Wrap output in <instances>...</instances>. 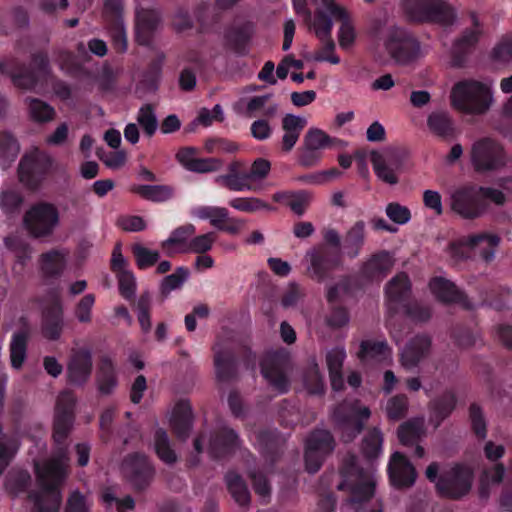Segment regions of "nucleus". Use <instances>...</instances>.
Wrapping results in <instances>:
<instances>
[{
  "label": "nucleus",
  "instance_id": "obj_1",
  "mask_svg": "<svg viewBox=\"0 0 512 512\" xmlns=\"http://www.w3.org/2000/svg\"><path fill=\"white\" fill-rule=\"evenodd\" d=\"M66 477V467L61 459H52L43 471L38 472L40 491H30L28 498L33 501L32 512H58L62 497L59 485Z\"/></svg>",
  "mask_w": 512,
  "mask_h": 512
},
{
  "label": "nucleus",
  "instance_id": "obj_2",
  "mask_svg": "<svg viewBox=\"0 0 512 512\" xmlns=\"http://www.w3.org/2000/svg\"><path fill=\"white\" fill-rule=\"evenodd\" d=\"M340 477L337 489L349 492V502L356 509L357 505L368 502L373 497L375 482L370 473L358 464L356 455L348 454L343 459Z\"/></svg>",
  "mask_w": 512,
  "mask_h": 512
},
{
  "label": "nucleus",
  "instance_id": "obj_3",
  "mask_svg": "<svg viewBox=\"0 0 512 512\" xmlns=\"http://www.w3.org/2000/svg\"><path fill=\"white\" fill-rule=\"evenodd\" d=\"M0 73L10 77L13 85L21 90L32 91L41 77L50 73V62L46 52L31 55V67L16 58L0 61Z\"/></svg>",
  "mask_w": 512,
  "mask_h": 512
},
{
  "label": "nucleus",
  "instance_id": "obj_4",
  "mask_svg": "<svg viewBox=\"0 0 512 512\" xmlns=\"http://www.w3.org/2000/svg\"><path fill=\"white\" fill-rule=\"evenodd\" d=\"M488 200L503 205L506 197L502 191L492 187L467 186L450 197V208L464 218L474 219L486 211Z\"/></svg>",
  "mask_w": 512,
  "mask_h": 512
},
{
  "label": "nucleus",
  "instance_id": "obj_5",
  "mask_svg": "<svg viewBox=\"0 0 512 512\" xmlns=\"http://www.w3.org/2000/svg\"><path fill=\"white\" fill-rule=\"evenodd\" d=\"M453 105L468 114H484L492 102L490 89L476 80H463L450 91Z\"/></svg>",
  "mask_w": 512,
  "mask_h": 512
},
{
  "label": "nucleus",
  "instance_id": "obj_6",
  "mask_svg": "<svg viewBox=\"0 0 512 512\" xmlns=\"http://www.w3.org/2000/svg\"><path fill=\"white\" fill-rule=\"evenodd\" d=\"M59 222L60 214L57 207L46 201L33 204L23 216L25 229L35 239L52 236Z\"/></svg>",
  "mask_w": 512,
  "mask_h": 512
},
{
  "label": "nucleus",
  "instance_id": "obj_7",
  "mask_svg": "<svg viewBox=\"0 0 512 512\" xmlns=\"http://www.w3.org/2000/svg\"><path fill=\"white\" fill-rule=\"evenodd\" d=\"M370 415V409L361 407L359 400L344 401L337 405L333 411V420L342 433V440L347 443L353 441L364 429Z\"/></svg>",
  "mask_w": 512,
  "mask_h": 512
},
{
  "label": "nucleus",
  "instance_id": "obj_8",
  "mask_svg": "<svg viewBox=\"0 0 512 512\" xmlns=\"http://www.w3.org/2000/svg\"><path fill=\"white\" fill-rule=\"evenodd\" d=\"M409 157V152L403 147H393L384 153L373 150L370 161L375 175L382 182L396 185L399 182L398 174L403 171Z\"/></svg>",
  "mask_w": 512,
  "mask_h": 512
},
{
  "label": "nucleus",
  "instance_id": "obj_9",
  "mask_svg": "<svg viewBox=\"0 0 512 512\" xmlns=\"http://www.w3.org/2000/svg\"><path fill=\"white\" fill-rule=\"evenodd\" d=\"M308 263L306 276L321 283L330 278L342 261L341 252L332 250L325 244H317L310 248L304 257Z\"/></svg>",
  "mask_w": 512,
  "mask_h": 512
},
{
  "label": "nucleus",
  "instance_id": "obj_10",
  "mask_svg": "<svg viewBox=\"0 0 512 512\" xmlns=\"http://www.w3.org/2000/svg\"><path fill=\"white\" fill-rule=\"evenodd\" d=\"M291 366L290 353L284 348L267 353L260 363L262 376L280 394L290 389L288 372Z\"/></svg>",
  "mask_w": 512,
  "mask_h": 512
},
{
  "label": "nucleus",
  "instance_id": "obj_11",
  "mask_svg": "<svg viewBox=\"0 0 512 512\" xmlns=\"http://www.w3.org/2000/svg\"><path fill=\"white\" fill-rule=\"evenodd\" d=\"M384 46L390 57L400 65L417 60L421 51V44L416 36L401 27H393L389 31Z\"/></svg>",
  "mask_w": 512,
  "mask_h": 512
},
{
  "label": "nucleus",
  "instance_id": "obj_12",
  "mask_svg": "<svg viewBox=\"0 0 512 512\" xmlns=\"http://www.w3.org/2000/svg\"><path fill=\"white\" fill-rule=\"evenodd\" d=\"M52 158L39 150L25 154L18 165L19 181L29 190H38L49 175Z\"/></svg>",
  "mask_w": 512,
  "mask_h": 512
},
{
  "label": "nucleus",
  "instance_id": "obj_13",
  "mask_svg": "<svg viewBox=\"0 0 512 512\" xmlns=\"http://www.w3.org/2000/svg\"><path fill=\"white\" fill-rule=\"evenodd\" d=\"M121 472L132 488L141 492L151 484L155 475V468L144 453L132 452L123 458Z\"/></svg>",
  "mask_w": 512,
  "mask_h": 512
},
{
  "label": "nucleus",
  "instance_id": "obj_14",
  "mask_svg": "<svg viewBox=\"0 0 512 512\" xmlns=\"http://www.w3.org/2000/svg\"><path fill=\"white\" fill-rule=\"evenodd\" d=\"M335 448V440L330 431L314 429L305 443V467L307 472H318L325 460Z\"/></svg>",
  "mask_w": 512,
  "mask_h": 512
},
{
  "label": "nucleus",
  "instance_id": "obj_15",
  "mask_svg": "<svg viewBox=\"0 0 512 512\" xmlns=\"http://www.w3.org/2000/svg\"><path fill=\"white\" fill-rule=\"evenodd\" d=\"M49 303L42 310L41 332L50 341L60 339L64 329L63 305L57 289L47 292Z\"/></svg>",
  "mask_w": 512,
  "mask_h": 512
},
{
  "label": "nucleus",
  "instance_id": "obj_16",
  "mask_svg": "<svg viewBox=\"0 0 512 512\" xmlns=\"http://www.w3.org/2000/svg\"><path fill=\"white\" fill-rule=\"evenodd\" d=\"M472 163L478 172L497 170L505 165V153L497 142L489 138L477 141L471 152Z\"/></svg>",
  "mask_w": 512,
  "mask_h": 512
},
{
  "label": "nucleus",
  "instance_id": "obj_17",
  "mask_svg": "<svg viewBox=\"0 0 512 512\" xmlns=\"http://www.w3.org/2000/svg\"><path fill=\"white\" fill-rule=\"evenodd\" d=\"M75 397L71 392L60 393L55 407L53 439L56 444H64L74 422Z\"/></svg>",
  "mask_w": 512,
  "mask_h": 512
},
{
  "label": "nucleus",
  "instance_id": "obj_18",
  "mask_svg": "<svg viewBox=\"0 0 512 512\" xmlns=\"http://www.w3.org/2000/svg\"><path fill=\"white\" fill-rule=\"evenodd\" d=\"M402 9L411 22H439L445 19L447 8L440 0H404Z\"/></svg>",
  "mask_w": 512,
  "mask_h": 512
},
{
  "label": "nucleus",
  "instance_id": "obj_19",
  "mask_svg": "<svg viewBox=\"0 0 512 512\" xmlns=\"http://www.w3.org/2000/svg\"><path fill=\"white\" fill-rule=\"evenodd\" d=\"M192 215L201 220H209L211 226L230 235L239 234L244 226V221L231 217L229 210L225 207L199 206L193 209Z\"/></svg>",
  "mask_w": 512,
  "mask_h": 512
},
{
  "label": "nucleus",
  "instance_id": "obj_20",
  "mask_svg": "<svg viewBox=\"0 0 512 512\" xmlns=\"http://www.w3.org/2000/svg\"><path fill=\"white\" fill-rule=\"evenodd\" d=\"M239 434L228 426H221L211 432L208 453L213 460H221L233 455L239 449Z\"/></svg>",
  "mask_w": 512,
  "mask_h": 512
},
{
  "label": "nucleus",
  "instance_id": "obj_21",
  "mask_svg": "<svg viewBox=\"0 0 512 512\" xmlns=\"http://www.w3.org/2000/svg\"><path fill=\"white\" fill-rule=\"evenodd\" d=\"M385 295L389 312L387 324H390L394 315L398 314L404 304L410 301L411 282L408 275L402 272L394 276L386 284Z\"/></svg>",
  "mask_w": 512,
  "mask_h": 512
},
{
  "label": "nucleus",
  "instance_id": "obj_22",
  "mask_svg": "<svg viewBox=\"0 0 512 512\" xmlns=\"http://www.w3.org/2000/svg\"><path fill=\"white\" fill-rule=\"evenodd\" d=\"M256 32V25L252 21H244L232 25L225 30L224 41L226 47L237 56H247L249 46Z\"/></svg>",
  "mask_w": 512,
  "mask_h": 512
},
{
  "label": "nucleus",
  "instance_id": "obj_23",
  "mask_svg": "<svg viewBox=\"0 0 512 512\" xmlns=\"http://www.w3.org/2000/svg\"><path fill=\"white\" fill-rule=\"evenodd\" d=\"M92 367V353L88 348L73 350L67 365L69 383L76 386L84 385L91 376Z\"/></svg>",
  "mask_w": 512,
  "mask_h": 512
},
{
  "label": "nucleus",
  "instance_id": "obj_24",
  "mask_svg": "<svg viewBox=\"0 0 512 512\" xmlns=\"http://www.w3.org/2000/svg\"><path fill=\"white\" fill-rule=\"evenodd\" d=\"M390 483L398 489L411 487L416 480V470L401 452L392 454L388 464Z\"/></svg>",
  "mask_w": 512,
  "mask_h": 512
},
{
  "label": "nucleus",
  "instance_id": "obj_25",
  "mask_svg": "<svg viewBox=\"0 0 512 512\" xmlns=\"http://www.w3.org/2000/svg\"><path fill=\"white\" fill-rule=\"evenodd\" d=\"M199 150L195 147H182L176 153L177 161L188 171L209 173L221 169L223 161L219 158H197Z\"/></svg>",
  "mask_w": 512,
  "mask_h": 512
},
{
  "label": "nucleus",
  "instance_id": "obj_26",
  "mask_svg": "<svg viewBox=\"0 0 512 512\" xmlns=\"http://www.w3.org/2000/svg\"><path fill=\"white\" fill-rule=\"evenodd\" d=\"M161 22L160 13L154 9L141 8L136 12L135 37L141 46H150Z\"/></svg>",
  "mask_w": 512,
  "mask_h": 512
},
{
  "label": "nucleus",
  "instance_id": "obj_27",
  "mask_svg": "<svg viewBox=\"0 0 512 512\" xmlns=\"http://www.w3.org/2000/svg\"><path fill=\"white\" fill-rule=\"evenodd\" d=\"M432 345L431 337L427 334H417L404 346L400 361L404 368L413 369L421 360L428 356Z\"/></svg>",
  "mask_w": 512,
  "mask_h": 512
},
{
  "label": "nucleus",
  "instance_id": "obj_28",
  "mask_svg": "<svg viewBox=\"0 0 512 512\" xmlns=\"http://www.w3.org/2000/svg\"><path fill=\"white\" fill-rule=\"evenodd\" d=\"M481 37L482 34H479L476 30L464 29L461 35L454 40L453 46L450 47V66H464Z\"/></svg>",
  "mask_w": 512,
  "mask_h": 512
},
{
  "label": "nucleus",
  "instance_id": "obj_29",
  "mask_svg": "<svg viewBox=\"0 0 512 512\" xmlns=\"http://www.w3.org/2000/svg\"><path fill=\"white\" fill-rule=\"evenodd\" d=\"M324 4L331 16L341 22L338 31V42L342 49H348L356 39L355 29L348 11L333 0H325Z\"/></svg>",
  "mask_w": 512,
  "mask_h": 512
},
{
  "label": "nucleus",
  "instance_id": "obj_30",
  "mask_svg": "<svg viewBox=\"0 0 512 512\" xmlns=\"http://www.w3.org/2000/svg\"><path fill=\"white\" fill-rule=\"evenodd\" d=\"M262 456L269 465L273 466L281 457L285 439L277 430H262L257 435Z\"/></svg>",
  "mask_w": 512,
  "mask_h": 512
},
{
  "label": "nucleus",
  "instance_id": "obj_31",
  "mask_svg": "<svg viewBox=\"0 0 512 512\" xmlns=\"http://www.w3.org/2000/svg\"><path fill=\"white\" fill-rule=\"evenodd\" d=\"M248 167L245 163L235 160L228 165V172L220 175L217 182L230 191L255 190L253 184L248 181Z\"/></svg>",
  "mask_w": 512,
  "mask_h": 512
},
{
  "label": "nucleus",
  "instance_id": "obj_32",
  "mask_svg": "<svg viewBox=\"0 0 512 512\" xmlns=\"http://www.w3.org/2000/svg\"><path fill=\"white\" fill-rule=\"evenodd\" d=\"M394 258L386 250L374 253L362 266L361 274L367 280L383 279L392 269Z\"/></svg>",
  "mask_w": 512,
  "mask_h": 512
},
{
  "label": "nucleus",
  "instance_id": "obj_33",
  "mask_svg": "<svg viewBox=\"0 0 512 512\" xmlns=\"http://www.w3.org/2000/svg\"><path fill=\"white\" fill-rule=\"evenodd\" d=\"M474 479L473 469L467 465L456 464L450 467V499H459L467 495Z\"/></svg>",
  "mask_w": 512,
  "mask_h": 512
},
{
  "label": "nucleus",
  "instance_id": "obj_34",
  "mask_svg": "<svg viewBox=\"0 0 512 512\" xmlns=\"http://www.w3.org/2000/svg\"><path fill=\"white\" fill-rule=\"evenodd\" d=\"M96 384L99 393L102 395H110L118 385L115 363L108 355L99 357Z\"/></svg>",
  "mask_w": 512,
  "mask_h": 512
},
{
  "label": "nucleus",
  "instance_id": "obj_35",
  "mask_svg": "<svg viewBox=\"0 0 512 512\" xmlns=\"http://www.w3.org/2000/svg\"><path fill=\"white\" fill-rule=\"evenodd\" d=\"M193 424V413L190 403L186 400H180L173 410L171 418V427L175 436L180 440H186L189 437Z\"/></svg>",
  "mask_w": 512,
  "mask_h": 512
},
{
  "label": "nucleus",
  "instance_id": "obj_36",
  "mask_svg": "<svg viewBox=\"0 0 512 512\" xmlns=\"http://www.w3.org/2000/svg\"><path fill=\"white\" fill-rule=\"evenodd\" d=\"M307 125L304 117L294 114H286L282 118V129L284 135L281 140V150L285 153L290 152L299 140L301 132Z\"/></svg>",
  "mask_w": 512,
  "mask_h": 512
},
{
  "label": "nucleus",
  "instance_id": "obj_37",
  "mask_svg": "<svg viewBox=\"0 0 512 512\" xmlns=\"http://www.w3.org/2000/svg\"><path fill=\"white\" fill-rule=\"evenodd\" d=\"M227 490L233 500L243 508H248L251 503V493L243 477L234 470H229L224 476Z\"/></svg>",
  "mask_w": 512,
  "mask_h": 512
},
{
  "label": "nucleus",
  "instance_id": "obj_38",
  "mask_svg": "<svg viewBox=\"0 0 512 512\" xmlns=\"http://www.w3.org/2000/svg\"><path fill=\"white\" fill-rule=\"evenodd\" d=\"M366 224L363 220L356 221L346 232L342 249L347 257L354 259L359 256L366 239Z\"/></svg>",
  "mask_w": 512,
  "mask_h": 512
},
{
  "label": "nucleus",
  "instance_id": "obj_39",
  "mask_svg": "<svg viewBox=\"0 0 512 512\" xmlns=\"http://www.w3.org/2000/svg\"><path fill=\"white\" fill-rule=\"evenodd\" d=\"M68 251L53 248L40 255V267L46 278H57L66 266Z\"/></svg>",
  "mask_w": 512,
  "mask_h": 512
},
{
  "label": "nucleus",
  "instance_id": "obj_40",
  "mask_svg": "<svg viewBox=\"0 0 512 512\" xmlns=\"http://www.w3.org/2000/svg\"><path fill=\"white\" fill-rule=\"evenodd\" d=\"M214 365L219 381L229 382L237 377L238 363L234 353L230 350H220L215 353Z\"/></svg>",
  "mask_w": 512,
  "mask_h": 512
},
{
  "label": "nucleus",
  "instance_id": "obj_41",
  "mask_svg": "<svg viewBox=\"0 0 512 512\" xmlns=\"http://www.w3.org/2000/svg\"><path fill=\"white\" fill-rule=\"evenodd\" d=\"M483 242L487 243V247L481 250L480 256L486 263H490L495 258V249L501 243L500 236L489 232H481L477 234H470L463 240V243L470 248H475Z\"/></svg>",
  "mask_w": 512,
  "mask_h": 512
},
{
  "label": "nucleus",
  "instance_id": "obj_42",
  "mask_svg": "<svg viewBox=\"0 0 512 512\" xmlns=\"http://www.w3.org/2000/svg\"><path fill=\"white\" fill-rule=\"evenodd\" d=\"M165 59V54L160 52L148 63L140 80V85L146 91L155 92L158 89Z\"/></svg>",
  "mask_w": 512,
  "mask_h": 512
},
{
  "label": "nucleus",
  "instance_id": "obj_43",
  "mask_svg": "<svg viewBox=\"0 0 512 512\" xmlns=\"http://www.w3.org/2000/svg\"><path fill=\"white\" fill-rule=\"evenodd\" d=\"M130 191L152 202H164L173 196V188L168 185H133Z\"/></svg>",
  "mask_w": 512,
  "mask_h": 512
},
{
  "label": "nucleus",
  "instance_id": "obj_44",
  "mask_svg": "<svg viewBox=\"0 0 512 512\" xmlns=\"http://www.w3.org/2000/svg\"><path fill=\"white\" fill-rule=\"evenodd\" d=\"M389 354L390 349L386 341L363 340L357 355L361 361H382Z\"/></svg>",
  "mask_w": 512,
  "mask_h": 512
},
{
  "label": "nucleus",
  "instance_id": "obj_45",
  "mask_svg": "<svg viewBox=\"0 0 512 512\" xmlns=\"http://www.w3.org/2000/svg\"><path fill=\"white\" fill-rule=\"evenodd\" d=\"M404 315L414 323H426L433 315V307L430 303L413 299L404 304L401 309Z\"/></svg>",
  "mask_w": 512,
  "mask_h": 512
},
{
  "label": "nucleus",
  "instance_id": "obj_46",
  "mask_svg": "<svg viewBox=\"0 0 512 512\" xmlns=\"http://www.w3.org/2000/svg\"><path fill=\"white\" fill-rule=\"evenodd\" d=\"M28 333L18 331L12 335L10 342V360L14 369H20L26 359Z\"/></svg>",
  "mask_w": 512,
  "mask_h": 512
},
{
  "label": "nucleus",
  "instance_id": "obj_47",
  "mask_svg": "<svg viewBox=\"0 0 512 512\" xmlns=\"http://www.w3.org/2000/svg\"><path fill=\"white\" fill-rule=\"evenodd\" d=\"M468 421L475 437L478 440L486 439L487 419L483 408L476 402L471 403L468 408Z\"/></svg>",
  "mask_w": 512,
  "mask_h": 512
},
{
  "label": "nucleus",
  "instance_id": "obj_48",
  "mask_svg": "<svg viewBox=\"0 0 512 512\" xmlns=\"http://www.w3.org/2000/svg\"><path fill=\"white\" fill-rule=\"evenodd\" d=\"M154 447H155V452H156L157 456L164 463L171 465L177 461V455H176L175 451L170 446L168 434L162 428H158L155 431Z\"/></svg>",
  "mask_w": 512,
  "mask_h": 512
},
{
  "label": "nucleus",
  "instance_id": "obj_49",
  "mask_svg": "<svg viewBox=\"0 0 512 512\" xmlns=\"http://www.w3.org/2000/svg\"><path fill=\"white\" fill-rule=\"evenodd\" d=\"M229 205L241 212L254 213L260 210L275 211L276 207L256 197H237L229 201Z\"/></svg>",
  "mask_w": 512,
  "mask_h": 512
},
{
  "label": "nucleus",
  "instance_id": "obj_50",
  "mask_svg": "<svg viewBox=\"0 0 512 512\" xmlns=\"http://www.w3.org/2000/svg\"><path fill=\"white\" fill-rule=\"evenodd\" d=\"M383 437L378 428L370 429L362 440L361 450L365 458L374 459L382 450Z\"/></svg>",
  "mask_w": 512,
  "mask_h": 512
},
{
  "label": "nucleus",
  "instance_id": "obj_51",
  "mask_svg": "<svg viewBox=\"0 0 512 512\" xmlns=\"http://www.w3.org/2000/svg\"><path fill=\"white\" fill-rule=\"evenodd\" d=\"M137 122L147 137L150 138L155 134L158 128V121L152 104L147 103L140 107L137 114Z\"/></svg>",
  "mask_w": 512,
  "mask_h": 512
},
{
  "label": "nucleus",
  "instance_id": "obj_52",
  "mask_svg": "<svg viewBox=\"0 0 512 512\" xmlns=\"http://www.w3.org/2000/svg\"><path fill=\"white\" fill-rule=\"evenodd\" d=\"M137 317L140 327L144 333L151 330V295L148 291L143 292L135 303Z\"/></svg>",
  "mask_w": 512,
  "mask_h": 512
},
{
  "label": "nucleus",
  "instance_id": "obj_53",
  "mask_svg": "<svg viewBox=\"0 0 512 512\" xmlns=\"http://www.w3.org/2000/svg\"><path fill=\"white\" fill-rule=\"evenodd\" d=\"M333 139L323 130L310 128L303 138V145L309 147V150L323 152V149L329 147Z\"/></svg>",
  "mask_w": 512,
  "mask_h": 512
},
{
  "label": "nucleus",
  "instance_id": "obj_54",
  "mask_svg": "<svg viewBox=\"0 0 512 512\" xmlns=\"http://www.w3.org/2000/svg\"><path fill=\"white\" fill-rule=\"evenodd\" d=\"M131 250L135 258L136 265L140 270H145L154 266L160 258L158 251L150 250L139 243L133 244Z\"/></svg>",
  "mask_w": 512,
  "mask_h": 512
},
{
  "label": "nucleus",
  "instance_id": "obj_55",
  "mask_svg": "<svg viewBox=\"0 0 512 512\" xmlns=\"http://www.w3.org/2000/svg\"><path fill=\"white\" fill-rule=\"evenodd\" d=\"M31 118L36 122H48L55 116L54 108L38 98H27Z\"/></svg>",
  "mask_w": 512,
  "mask_h": 512
},
{
  "label": "nucleus",
  "instance_id": "obj_56",
  "mask_svg": "<svg viewBox=\"0 0 512 512\" xmlns=\"http://www.w3.org/2000/svg\"><path fill=\"white\" fill-rule=\"evenodd\" d=\"M196 232V227L187 223L182 226L177 227L171 232V235L168 239L161 243V247L168 251L171 246L174 245H186L189 242L188 239L192 237Z\"/></svg>",
  "mask_w": 512,
  "mask_h": 512
},
{
  "label": "nucleus",
  "instance_id": "obj_57",
  "mask_svg": "<svg viewBox=\"0 0 512 512\" xmlns=\"http://www.w3.org/2000/svg\"><path fill=\"white\" fill-rule=\"evenodd\" d=\"M422 430L421 422L408 420L398 428V438L403 445H414L420 438Z\"/></svg>",
  "mask_w": 512,
  "mask_h": 512
},
{
  "label": "nucleus",
  "instance_id": "obj_58",
  "mask_svg": "<svg viewBox=\"0 0 512 512\" xmlns=\"http://www.w3.org/2000/svg\"><path fill=\"white\" fill-rule=\"evenodd\" d=\"M123 10L124 6L122 0H105L103 7V17L107 27L124 24Z\"/></svg>",
  "mask_w": 512,
  "mask_h": 512
},
{
  "label": "nucleus",
  "instance_id": "obj_59",
  "mask_svg": "<svg viewBox=\"0 0 512 512\" xmlns=\"http://www.w3.org/2000/svg\"><path fill=\"white\" fill-rule=\"evenodd\" d=\"M189 276V270L186 267H178L172 274L164 277L161 282L160 291L163 296H167L172 290L180 288Z\"/></svg>",
  "mask_w": 512,
  "mask_h": 512
},
{
  "label": "nucleus",
  "instance_id": "obj_60",
  "mask_svg": "<svg viewBox=\"0 0 512 512\" xmlns=\"http://www.w3.org/2000/svg\"><path fill=\"white\" fill-rule=\"evenodd\" d=\"M5 246L15 254L17 263L25 265L30 259V245L18 237L8 236L4 240Z\"/></svg>",
  "mask_w": 512,
  "mask_h": 512
},
{
  "label": "nucleus",
  "instance_id": "obj_61",
  "mask_svg": "<svg viewBox=\"0 0 512 512\" xmlns=\"http://www.w3.org/2000/svg\"><path fill=\"white\" fill-rule=\"evenodd\" d=\"M216 239L217 235L213 231L198 235L187 243V251L196 254L207 253L212 249Z\"/></svg>",
  "mask_w": 512,
  "mask_h": 512
},
{
  "label": "nucleus",
  "instance_id": "obj_62",
  "mask_svg": "<svg viewBox=\"0 0 512 512\" xmlns=\"http://www.w3.org/2000/svg\"><path fill=\"white\" fill-rule=\"evenodd\" d=\"M448 417V397L446 393L430 402V422L435 428L439 427Z\"/></svg>",
  "mask_w": 512,
  "mask_h": 512
},
{
  "label": "nucleus",
  "instance_id": "obj_63",
  "mask_svg": "<svg viewBox=\"0 0 512 512\" xmlns=\"http://www.w3.org/2000/svg\"><path fill=\"white\" fill-rule=\"evenodd\" d=\"M426 477L430 482L435 483L437 493L440 497H448V476L446 474L439 475V465L432 462L426 469Z\"/></svg>",
  "mask_w": 512,
  "mask_h": 512
},
{
  "label": "nucleus",
  "instance_id": "obj_64",
  "mask_svg": "<svg viewBox=\"0 0 512 512\" xmlns=\"http://www.w3.org/2000/svg\"><path fill=\"white\" fill-rule=\"evenodd\" d=\"M491 58L498 62H512V34L499 40L491 51Z\"/></svg>",
  "mask_w": 512,
  "mask_h": 512
}]
</instances>
